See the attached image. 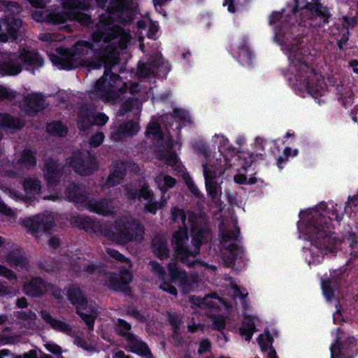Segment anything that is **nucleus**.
<instances>
[{
  "mask_svg": "<svg viewBox=\"0 0 358 358\" xmlns=\"http://www.w3.org/2000/svg\"><path fill=\"white\" fill-rule=\"evenodd\" d=\"M132 10L124 0H110L107 10L100 15L95 29L92 31L94 44L92 45L88 41H81L71 49L59 48L57 50L59 57L50 56L52 63L60 65L61 69H70L78 64L77 58L93 52V60L89 62L90 66L99 69L102 65H115L117 62L115 51L117 48H127L131 35L126 29L114 25V19L128 22L132 20Z\"/></svg>",
  "mask_w": 358,
  "mask_h": 358,
  "instance_id": "1",
  "label": "nucleus"
},
{
  "mask_svg": "<svg viewBox=\"0 0 358 358\" xmlns=\"http://www.w3.org/2000/svg\"><path fill=\"white\" fill-rule=\"evenodd\" d=\"M171 215L173 221H180L183 224V227H180L173 235V248L178 258L192 266L194 262L189 260V258H194L199 254L202 241H208L210 237V230L202 224L201 218H198L191 212L187 214V223L186 214L182 209L174 207L171 210Z\"/></svg>",
  "mask_w": 358,
  "mask_h": 358,
  "instance_id": "2",
  "label": "nucleus"
},
{
  "mask_svg": "<svg viewBox=\"0 0 358 358\" xmlns=\"http://www.w3.org/2000/svg\"><path fill=\"white\" fill-rule=\"evenodd\" d=\"M71 224L88 232L99 233L101 236L118 244L141 243L145 235L144 226L129 215L116 219L113 223H101L87 217L76 215L71 218Z\"/></svg>",
  "mask_w": 358,
  "mask_h": 358,
  "instance_id": "3",
  "label": "nucleus"
},
{
  "mask_svg": "<svg viewBox=\"0 0 358 358\" xmlns=\"http://www.w3.org/2000/svg\"><path fill=\"white\" fill-rule=\"evenodd\" d=\"M128 86L121 84L119 76L110 73L106 69L103 76L96 82L94 91L90 94L93 99H101L105 102L115 103L121 99V95L126 92Z\"/></svg>",
  "mask_w": 358,
  "mask_h": 358,
  "instance_id": "4",
  "label": "nucleus"
},
{
  "mask_svg": "<svg viewBox=\"0 0 358 358\" xmlns=\"http://www.w3.org/2000/svg\"><path fill=\"white\" fill-rule=\"evenodd\" d=\"M89 0H62V12H56L49 15V20L54 24H60L67 20H74L82 24H87L90 17L80 10H85L89 8ZM99 6H103L106 0H96Z\"/></svg>",
  "mask_w": 358,
  "mask_h": 358,
  "instance_id": "5",
  "label": "nucleus"
},
{
  "mask_svg": "<svg viewBox=\"0 0 358 358\" xmlns=\"http://www.w3.org/2000/svg\"><path fill=\"white\" fill-rule=\"evenodd\" d=\"M67 296L71 303L76 306V313L86 324L88 329H94V320L97 317V310L94 307H88L86 297L80 287L73 285L67 291Z\"/></svg>",
  "mask_w": 358,
  "mask_h": 358,
  "instance_id": "6",
  "label": "nucleus"
},
{
  "mask_svg": "<svg viewBox=\"0 0 358 358\" xmlns=\"http://www.w3.org/2000/svg\"><path fill=\"white\" fill-rule=\"evenodd\" d=\"M124 194L129 199H138V200L143 199L145 200L146 201L145 203V210L152 214H155L157 210L164 208L170 198L167 193L163 192L160 200L159 201H155L154 194L147 184H144L139 189L134 185H129L126 187Z\"/></svg>",
  "mask_w": 358,
  "mask_h": 358,
  "instance_id": "7",
  "label": "nucleus"
},
{
  "mask_svg": "<svg viewBox=\"0 0 358 358\" xmlns=\"http://www.w3.org/2000/svg\"><path fill=\"white\" fill-rule=\"evenodd\" d=\"M206 156V162L202 164L205 185L208 194L215 199L221 194V187L217 181V178L222 176L224 172L222 160L221 159H208Z\"/></svg>",
  "mask_w": 358,
  "mask_h": 358,
  "instance_id": "8",
  "label": "nucleus"
},
{
  "mask_svg": "<svg viewBox=\"0 0 358 358\" xmlns=\"http://www.w3.org/2000/svg\"><path fill=\"white\" fill-rule=\"evenodd\" d=\"M220 232L222 238V244L225 248L224 255L227 256V259L224 258L223 260L227 266H232L236 257L241 255V250L236 244L229 242L236 240L239 235V230L234 227V229L229 231L220 229Z\"/></svg>",
  "mask_w": 358,
  "mask_h": 358,
  "instance_id": "9",
  "label": "nucleus"
},
{
  "mask_svg": "<svg viewBox=\"0 0 358 358\" xmlns=\"http://www.w3.org/2000/svg\"><path fill=\"white\" fill-rule=\"evenodd\" d=\"M69 164L81 176L92 174L98 168L95 157L89 152H78L69 159Z\"/></svg>",
  "mask_w": 358,
  "mask_h": 358,
  "instance_id": "10",
  "label": "nucleus"
},
{
  "mask_svg": "<svg viewBox=\"0 0 358 358\" xmlns=\"http://www.w3.org/2000/svg\"><path fill=\"white\" fill-rule=\"evenodd\" d=\"M21 224L30 232L36 233L41 229L45 231L52 229L55 224V219L51 213L37 215L33 217L22 220Z\"/></svg>",
  "mask_w": 358,
  "mask_h": 358,
  "instance_id": "11",
  "label": "nucleus"
},
{
  "mask_svg": "<svg viewBox=\"0 0 358 358\" xmlns=\"http://www.w3.org/2000/svg\"><path fill=\"white\" fill-rule=\"evenodd\" d=\"M108 120L105 114L100 113L94 115L92 109L84 106L80 110L78 124L80 129H86L93 124L103 125Z\"/></svg>",
  "mask_w": 358,
  "mask_h": 358,
  "instance_id": "12",
  "label": "nucleus"
},
{
  "mask_svg": "<svg viewBox=\"0 0 358 358\" xmlns=\"http://www.w3.org/2000/svg\"><path fill=\"white\" fill-rule=\"evenodd\" d=\"M48 103L40 93H31L24 96L22 110L29 115H34L45 109Z\"/></svg>",
  "mask_w": 358,
  "mask_h": 358,
  "instance_id": "13",
  "label": "nucleus"
},
{
  "mask_svg": "<svg viewBox=\"0 0 358 358\" xmlns=\"http://www.w3.org/2000/svg\"><path fill=\"white\" fill-rule=\"evenodd\" d=\"M306 8L310 12V25L313 27H320L323 24L328 22L330 13L327 7L322 4L315 2L308 3Z\"/></svg>",
  "mask_w": 358,
  "mask_h": 358,
  "instance_id": "14",
  "label": "nucleus"
},
{
  "mask_svg": "<svg viewBox=\"0 0 358 358\" xmlns=\"http://www.w3.org/2000/svg\"><path fill=\"white\" fill-rule=\"evenodd\" d=\"M15 170H6L10 176H15L17 171L22 169H30L36 165V159L34 154L29 150H24L22 152L20 157L13 162Z\"/></svg>",
  "mask_w": 358,
  "mask_h": 358,
  "instance_id": "15",
  "label": "nucleus"
},
{
  "mask_svg": "<svg viewBox=\"0 0 358 358\" xmlns=\"http://www.w3.org/2000/svg\"><path fill=\"white\" fill-rule=\"evenodd\" d=\"M139 129L136 122L132 120L124 122L110 132V138L113 141L117 142L136 135Z\"/></svg>",
  "mask_w": 358,
  "mask_h": 358,
  "instance_id": "16",
  "label": "nucleus"
},
{
  "mask_svg": "<svg viewBox=\"0 0 358 358\" xmlns=\"http://www.w3.org/2000/svg\"><path fill=\"white\" fill-rule=\"evenodd\" d=\"M87 190L85 186H78L74 183L70 184L66 191L67 198L72 200L78 205V207L83 208L89 199Z\"/></svg>",
  "mask_w": 358,
  "mask_h": 358,
  "instance_id": "17",
  "label": "nucleus"
},
{
  "mask_svg": "<svg viewBox=\"0 0 358 358\" xmlns=\"http://www.w3.org/2000/svg\"><path fill=\"white\" fill-rule=\"evenodd\" d=\"M52 286L46 284L41 278H36L24 283V291L31 296H39L48 292Z\"/></svg>",
  "mask_w": 358,
  "mask_h": 358,
  "instance_id": "18",
  "label": "nucleus"
},
{
  "mask_svg": "<svg viewBox=\"0 0 358 358\" xmlns=\"http://www.w3.org/2000/svg\"><path fill=\"white\" fill-rule=\"evenodd\" d=\"M0 189L3 191L9 196L14 199H22L23 196L15 189L11 188L7 184H6L5 179L3 178L0 181ZM0 213L12 217H15V213L10 208H8L5 203L0 199Z\"/></svg>",
  "mask_w": 358,
  "mask_h": 358,
  "instance_id": "19",
  "label": "nucleus"
},
{
  "mask_svg": "<svg viewBox=\"0 0 358 358\" xmlns=\"http://www.w3.org/2000/svg\"><path fill=\"white\" fill-rule=\"evenodd\" d=\"M2 25L6 27L9 35L14 39H16L17 32L22 26V21L14 17H8L2 21L1 24H0V41L6 42L8 41V36L5 33L1 32Z\"/></svg>",
  "mask_w": 358,
  "mask_h": 358,
  "instance_id": "20",
  "label": "nucleus"
},
{
  "mask_svg": "<svg viewBox=\"0 0 358 358\" xmlns=\"http://www.w3.org/2000/svg\"><path fill=\"white\" fill-rule=\"evenodd\" d=\"M83 208H88L90 210L103 215H109L113 213V206L110 200H103L99 201H92L87 200Z\"/></svg>",
  "mask_w": 358,
  "mask_h": 358,
  "instance_id": "21",
  "label": "nucleus"
},
{
  "mask_svg": "<svg viewBox=\"0 0 358 358\" xmlns=\"http://www.w3.org/2000/svg\"><path fill=\"white\" fill-rule=\"evenodd\" d=\"M150 266L152 272L159 278V280L162 281L159 285V288L164 292L176 296L177 294L176 288L171 284L163 281L166 275L164 268L159 264L154 261L150 262Z\"/></svg>",
  "mask_w": 358,
  "mask_h": 358,
  "instance_id": "22",
  "label": "nucleus"
},
{
  "mask_svg": "<svg viewBox=\"0 0 358 358\" xmlns=\"http://www.w3.org/2000/svg\"><path fill=\"white\" fill-rule=\"evenodd\" d=\"M127 348L132 352L136 353L146 358H152V355L145 343L142 341L137 336L134 335L127 341Z\"/></svg>",
  "mask_w": 358,
  "mask_h": 358,
  "instance_id": "23",
  "label": "nucleus"
},
{
  "mask_svg": "<svg viewBox=\"0 0 358 358\" xmlns=\"http://www.w3.org/2000/svg\"><path fill=\"white\" fill-rule=\"evenodd\" d=\"M41 315L43 320L49 324L55 330L59 331L68 335H73V332L72 328L69 324L54 318L48 312L45 310L41 311Z\"/></svg>",
  "mask_w": 358,
  "mask_h": 358,
  "instance_id": "24",
  "label": "nucleus"
},
{
  "mask_svg": "<svg viewBox=\"0 0 358 358\" xmlns=\"http://www.w3.org/2000/svg\"><path fill=\"white\" fill-rule=\"evenodd\" d=\"M131 279L132 275L127 270L121 271L119 273H111L108 276V286L113 289H118L122 285L129 283Z\"/></svg>",
  "mask_w": 358,
  "mask_h": 358,
  "instance_id": "25",
  "label": "nucleus"
},
{
  "mask_svg": "<svg viewBox=\"0 0 358 358\" xmlns=\"http://www.w3.org/2000/svg\"><path fill=\"white\" fill-rule=\"evenodd\" d=\"M44 178L48 185H55L60 176V171L58 164L52 160H48L45 163L43 169Z\"/></svg>",
  "mask_w": 358,
  "mask_h": 358,
  "instance_id": "26",
  "label": "nucleus"
},
{
  "mask_svg": "<svg viewBox=\"0 0 358 358\" xmlns=\"http://www.w3.org/2000/svg\"><path fill=\"white\" fill-rule=\"evenodd\" d=\"M152 247L155 255L161 259L169 257V250L167 247V239L162 235L155 236Z\"/></svg>",
  "mask_w": 358,
  "mask_h": 358,
  "instance_id": "27",
  "label": "nucleus"
},
{
  "mask_svg": "<svg viewBox=\"0 0 358 358\" xmlns=\"http://www.w3.org/2000/svg\"><path fill=\"white\" fill-rule=\"evenodd\" d=\"M169 275L173 282H178L180 285H189L192 282H194V279H189L187 273L180 270L175 262H171L168 266Z\"/></svg>",
  "mask_w": 358,
  "mask_h": 358,
  "instance_id": "28",
  "label": "nucleus"
},
{
  "mask_svg": "<svg viewBox=\"0 0 358 358\" xmlns=\"http://www.w3.org/2000/svg\"><path fill=\"white\" fill-rule=\"evenodd\" d=\"M22 186L26 196L31 197L41 192V182L34 177H28L22 181Z\"/></svg>",
  "mask_w": 358,
  "mask_h": 358,
  "instance_id": "29",
  "label": "nucleus"
},
{
  "mask_svg": "<svg viewBox=\"0 0 358 358\" xmlns=\"http://www.w3.org/2000/svg\"><path fill=\"white\" fill-rule=\"evenodd\" d=\"M18 57L20 62L30 66H41L43 63V59L35 52L23 50Z\"/></svg>",
  "mask_w": 358,
  "mask_h": 358,
  "instance_id": "30",
  "label": "nucleus"
},
{
  "mask_svg": "<svg viewBox=\"0 0 358 358\" xmlns=\"http://www.w3.org/2000/svg\"><path fill=\"white\" fill-rule=\"evenodd\" d=\"M24 126L21 120L13 118L8 114L0 113V128L3 129H20Z\"/></svg>",
  "mask_w": 358,
  "mask_h": 358,
  "instance_id": "31",
  "label": "nucleus"
},
{
  "mask_svg": "<svg viewBox=\"0 0 358 358\" xmlns=\"http://www.w3.org/2000/svg\"><path fill=\"white\" fill-rule=\"evenodd\" d=\"M158 188L163 192L166 193L167 188H172L176 183V180L173 177L164 173H159L154 178Z\"/></svg>",
  "mask_w": 358,
  "mask_h": 358,
  "instance_id": "32",
  "label": "nucleus"
},
{
  "mask_svg": "<svg viewBox=\"0 0 358 358\" xmlns=\"http://www.w3.org/2000/svg\"><path fill=\"white\" fill-rule=\"evenodd\" d=\"M115 329L117 334L127 341V342L134 335L131 331V326L126 321L118 319L115 324Z\"/></svg>",
  "mask_w": 358,
  "mask_h": 358,
  "instance_id": "33",
  "label": "nucleus"
},
{
  "mask_svg": "<svg viewBox=\"0 0 358 358\" xmlns=\"http://www.w3.org/2000/svg\"><path fill=\"white\" fill-rule=\"evenodd\" d=\"M256 331L254 318L252 317H245L241 328H240V334L245 338L246 341H250L253 333Z\"/></svg>",
  "mask_w": 358,
  "mask_h": 358,
  "instance_id": "34",
  "label": "nucleus"
},
{
  "mask_svg": "<svg viewBox=\"0 0 358 358\" xmlns=\"http://www.w3.org/2000/svg\"><path fill=\"white\" fill-rule=\"evenodd\" d=\"M22 70L20 64L12 62H4L0 65V75L15 76Z\"/></svg>",
  "mask_w": 358,
  "mask_h": 358,
  "instance_id": "35",
  "label": "nucleus"
},
{
  "mask_svg": "<svg viewBox=\"0 0 358 358\" xmlns=\"http://www.w3.org/2000/svg\"><path fill=\"white\" fill-rule=\"evenodd\" d=\"M48 131L52 135L62 136L66 134L67 129L65 125L60 122H53L47 127Z\"/></svg>",
  "mask_w": 358,
  "mask_h": 358,
  "instance_id": "36",
  "label": "nucleus"
},
{
  "mask_svg": "<svg viewBox=\"0 0 358 358\" xmlns=\"http://www.w3.org/2000/svg\"><path fill=\"white\" fill-rule=\"evenodd\" d=\"M141 108V103L138 100H128L124 102L120 108V113L123 115L124 113L133 110H136L138 112Z\"/></svg>",
  "mask_w": 358,
  "mask_h": 358,
  "instance_id": "37",
  "label": "nucleus"
},
{
  "mask_svg": "<svg viewBox=\"0 0 358 358\" xmlns=\"http://www.w3.org/2000/svg\"><path fill=\"white\" fill-rule=\"evenodd\" d=\"M220 299L215 294L206 295L202 299L201 308H213L218 306Z\"/></svg>",
  "mask_w": 358,
  "mask_h": 358,
  "instance_id": "38",
  "label": "nucleus"
},
{
  "mask_svg": "<svg viewBox=\"0 0 358 358\" xmlns=\"http://www.w3.org/2000/svg\"><path fill=\"white\" fill-rule=\"evenodd\" d=\"M127 169V164L122 162H116L113 164L110 172H115V175L124 178Z\"/></svg>",
  "mask_w": 358,
  "mask_h": 358,
  "instance_id": "39",
  "label": "nucleus"
},
{
  "mask_svg": "<svg viewBox=\"0 0 358 358\" xmlns=\"http://www.w3.org/2000/svg\"><path fill=\"white\" fill-rule=\"evenodd\" d=\"M146 133L153 135L157 139H160L162 137L160 127L157 122L153 121L148 124Z\"/></svg>",
  "mask_w": 358,
  "mask_h": 358,
  "instance_id": "40",
  "label": "nucleus"
},
{
  "mask_svg": "<svg viewBox=\"0 0 358 358\" xmlns=\"http://www.w3.org/2000/svg\"><path fill=\"white\" fill-rule=\"evenodd\" d=\"M10 266L14 267L17 271H24L27 268L28 262L27 260L22 256L20 255L13 263H11Z\"/></svg>",
  "mask_w": 358,
  "mask_h": 358,
  "instance_id": "41",
  "label": "nucleus"
},
{
  "mask_svg": "<svg viewBox=\"0 0 358 358\" xmlns=\"http://www.w3.org/2000/svg\"><path fill=\"white\" fill-rule=\"evenodd\" d=\"M73 269L76 271H80L83 270L89 273H95L98 268L94 264H87L84 262H79L78 264L73 265Z\"/></svg>",
  "mask_w": 358,
  "mask_h": 358,
  "instance_id": "42",
  "label": "nucleus"
},
{
  "mask_svg": "<svg viewBox=\"0 0 358 358\" xmlns=\"http://www.w3.org/2000/svg\"><path fill=\"white\" fill-rule=\"evenodd\" d=\"M271 337L267 334H262L258 338V343L262 350L268 348L271 345Z\"/></svg>",
  "mask_w": 358,
  "mask_h": 358,
  "instance_id": "43",
  "label": "nucleus"
},
{
  "mask_svg": "<svg viewBox=\"0 0 358 358\" xmlns=\"http://www.w3.org/2000/svg\"><path fill=\"white\" fill-rule=\"evenodd\" d=\"M0 275L9 280L17 281V276L13 271L0 264Z\"/></svg>",
  "mask_w": 358,
  "mask_h": 358,
  "instance_id": "44",
  "label": "nucleus"
},
{
  "mask_svg": "<svg viewBox=\"0 0 358 358\" xmlns=\"http://www.w3.org/2000/svg\"><path fill=\"white\" fill-rule=\"evenodd\" d=\"M123 178L115 175V172H110L106 182V185L108 187H112L117 184H120Z\"/></svg>",
  "mask_w": 358,
  "mask_h": 358,
  "instance_id": "45",
  "label": "nucleus"
},
{
  "mask_svg": "<svg viewBox=\"0 0 358 358\" xmlns=\"http://www.w3.org/2000/svg\"><path fill=\"white\" fill-rule=\"evenodd\" d=\"M123 178L115 175V172H110L106 182V185L108 187H112L117 184H120Z\"/></svg>",
  "mask_w": 358,
  "mask_h": 358,
  "instance_id": "46",
  "label": "nucleus"
},
{
  "mask_svg": "<svg viewBox=\"0 0 358 358\" xmlns=\"http://www.w3.org/2000/svg\"><path fill=\"white\" fill-rule=\"evenodd\" d=\"M106 253L108 255L109 257L119 261V262H127V259H126L122 254H120L118 251L112 249L107 248Z\"/></svg>",
  "mask_w": 358,
  "mask_h": 358,
  "instance_id": "47",
  "label": "nucleus"
},
{
  "mask_svg": "<svg viewBox=\"0 0 358 358\" xmlns=\"http://www.w3.org/2000/svg\"><path fill=\"white\" fill-rule=\"evenodd\" d=\"M20 255V254L18 251L13 250L3 255L2 260L10 266L11 263H13V262H14Z\"/></svg>",
  "mask_w": 358,
  "mask_h": 358,
  "instance_id": "48",
  "label": "nucleus"
},
{
  "mask_svg": "<svg viewBox=\"0 0 358 358\" xmlns=\"http://www.w3.org/2000/svg\"><path fill=\"white\" fill-rule=\"evenodd\" d=\"M20 255V254L18 251L13 250L3 255L2 260L10 266L11 263H13V262H14Z\"/></svg>",
  "mask_w": 358,
  "mask_h": 358,
  "instance_id": "49",
  "label": "nucleus"
},
{
  "mask_svg": "<svg viewBox=\"0 0 358 358\" xmlns=\"http://www.w3.org/2000/svg\"><path fill=\"white\" fill-rule=\"evenodd\" d=\"M330 284L331 282L329 280L323 281L322 284L323 292L328 300L331 299L334 295Z\"/></svg>",
  "mask_w": 358,
  "mask_h": 358,
  "instance_id": "50",
  "label": "nucleus"
},
{
  "mask_svg": "<svg viewBox=\"0 0 358 358\" xmlns=\"http://www.w3.org/2000/svg\"><path fill=\"white\" fill-rule=\"evenodd\" d=\"M104 139V134L102 132H99L92 136L90 141V144L92 147H97L100 145Z\"/></svg>",
  "mask_w": 358,
  "mask_h": 358,
  "instance_id": "51",
  "label": "nucleus"
},
{
  "mask_svg": "<svg viewBox=\"0 0 358 358\" xmlns=\"http://www.w3.org/2000/svg\"><path fill=\"white\" fill-rule=\"evenodd\" d=\"M213 328L215 330L223 329L225 327V320L222 317H215L213 318Z\"/></svg>",
  "mask_w": 358,
  "mask_h": 358,
  "instance_id": "52",
  "label": "nucleus"
},
{
  "mask_svg": "<svg viewBox=\"0 0 358 358\" xmlns=\"http://www.w3.org/2000/svg\"><path fill=\"white\" fill-rule=\"evenodd\" d=\"M15 96L14 92L0 85V100L10 99Z\"/></svg>",
  "mask_w": 358,
  "mask_h": 358,
  "instance_id": "53",
  "label": "nucleus"
},
{
  "mask_svg": "<svg viewBox=\"0 0 358 358\" xmlns=\"http://www.w3.org/2000/svg\"><path fill=\"white\" fill-rule=\"evenodd\" d=\"M45 348L50 352L56 355H61L62 350L60 346L55 343H47L45 345Z\"/></svg>",
  "mask_w": 358,
  "mask_h": 358,
  "instance_id": "54",
  "label": "nucleus"
},
{
  "mask_svg": "<svg viewBox=\"0 0 358 358\" xmlns=\"http://www.w3.org/2000/svg\"><path fill=\"white\" fill-rule=\"evenodd\" d=\"M213 140L214 143L218 144L221 147L227 145L229 143V140L224 136L220 134H215L213 136Z\"/></svg>",
  "mask_w": 358,
  "mask_h": 358,
  "instance_id": "55",
  "label": "nucleus"
},
{
  "mask_svg": "<svg viewBox=\"0 0 358 358\" xmlns=\"http://www.w3.org/2000/svg\"><path fill=\"white\" fill-rule=\"evenodd\" d=\"M185 183L187 185L189 190L194 194L197 195L199 194V189L196 186L194 185V182L190 178H187L185 179Z\"/></svg>",
  "mask_w": 358,
  "mask_h": 358,
  "instance_id": "56",
  "label": "nucleus"
},
{
  "mask_svg": "<svg viewBox=\"0 0 358 358\" xmlns=\"http://www.w3.org/2000/svg\"><path fill=\"white\" fill-rule=\"evenodd\" d=\"M210 348V343L208 341L205 340L200 343L198 350L199 353L202 354L208 351Z\"/></svg>",
  "mask_w": 358,
  "mask_h": 358,
  "instance_id": "57",
  "label": "nucleus"
},
{
  "mask_svg": "<svg viewBox=\"0 0 358 358\" xmlns=\"http://www.w3.org/2000/svg\"><path fill=\"white\" fill-rule=\"evenodd\" d=\"M331 352L332 358L338 357L341 355V347L338 342H336L331 348Z\"/></svg>",
  "mask_w": 358,
  "mask_h": 358,
  "instance_id": "58",
  "label": "nucleus"
},
{
  "mask_svg": "<svg viewBox=\"0 0 358 358\" xmlns=\"http://www.w3.org/2000/svg\"><path fill=\"white\" fill-rule=\"evenodd\" d=\"M232 291L234 297H240L243 300H244V297L248 295V292H242L237 285H234L232 287Z\"/></svg>",
  "mask_w": 358,
  "mask_h": 358,
  "instance_id": "59",
  "label": "nucleus"
},
{
  "mask_svg": "<svg viewBox=\"0 0 358 358\" xmlns=\"http://www.w3.org/2000/svg\"><path fill=\"white\" fill-rule=\"evenodd\" d=\"M49 248L56 249L60 245V240L57 237H51L48 241Z\"/></svg>",
  "mask_w": 358,
  "mask_h": 358,
  "instance_id": "60",
  "label": "nucleus"
},
{
  "mask_svg": "<svg viewBox=\"0 0 358 358\" xmlns=\"http://www.w3.org/2000/svg\"><path fill=\"white\" fill-rule=\"evenodd\" d=\"M49 1V0H29L30 3L34 6L38 8H43L45 4Z\"/></svg>",
  "mask_w": 358,
  "mask_h": 358,
  "instance_id": "61",
  "label": "nucleus"
},
{
  "mask_svg": "<svg viewBox=\"0 0 358 358\" xmlns=\"http://www.w3.org/2000/svg\"><path fill=\"white\" fill-rule=\"evenodd\" d=\"M158 31V27L155 24H150L148 32V36L150 38H155V35Z\"/></svg>",
  "mask_w": 358,
  "mask_h": 358,
  "instance_id": "62",
  "label": "nucleus"
},
{
  "mask_svg": "<svg viewBox=\"0 0 358 358\" xmlns=\"http://www.w3.org/2000/svg\"><path fill=\"white\" fill-rule=\"evenodd\" d=\"M39 38L44 41H52L56 40V36L53 34L44 33L39 36Z\"/></svg>",
  "mask_w": 358,
  "mask_h": 358,
  "instance_id": "63",
  "label": "nucleus"
},
{
  "mask_svg": "<svg viewBox=\"0 0 358 358\" xmlns=\"http://www.w3.org/2000/svg\"><path fill=\"white\" fill-rule=\"evenodd\" d=\"M174 113L178 117H180L181 119H183L184 120H189V116L187 113H186L184 110H175Z\"/></svg>",
  "mask_w": 358,
  "mask_h": 358,
  "instance_id": "64",
  "label": "nucleus"
}]
</instances>
